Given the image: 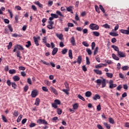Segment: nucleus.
Here are the masks:
<instances>
[{
    "instance_id": "f257e3e1",
    "label": "nucleus",
    "mask_w": 129,
    "mask_h": 129,
    "mask_svg": "<svg viewBox=\"0 0 129 129\" xmlns=\"http://www.w3.org/2000/svg\"><path fill=\"white\" fill-rule=\"evenodd\" d=\"M61 104V101L59 99H55L54 101V103H52L51 105L53 108L57 109L58 107L57 105H60Z\"/></svg>"
},
{
    "instance_id": "f03ea898",
    "label": "nucleus",
    "mask_w": 129,
    "mask_h": 129,
    "mask_svg": "<svg viewBox=\"0 0 129 129\" xmlns=\"http://www.w3.org/2000/svg\"><path fill=\"white\" fill-rule=\"evenodd\" d=\"M89 28L91 30H99V26L94 23H92L89 25Z\"/></svg>"
},
{
    "instance_id": "7ed1b4c3",
    "label": "nucleus",
    "mask_w": 129,
    "mask_h": 129,
    "mask_svg": "<svg viewBox=\"0 0 129 129\" xmlns=\"http://www.w3.org/2000/svg\"><path fill=\"white\" fill-rule=\"evenodd\" d=\"M109 87L110 89H113V88H115L116 86H117V85L116 84H113V81L112 80H110L109 82Z\"/></svg>"
},
{
    "instance_id": "20e7f679",
    "label": "nucleus",
    "mask_w": 129,
    "mask_h": 129,
    "mask_svg": "<svg viewBox=\"0 0 129 129\" xmlns=\"http://www.w3.org/2000/svg\"><path fill=\"white\" fill-rule=\"evenodd\" d=\"M37 123L39 124H48V122L45 119H39L37 120Z\"/></svg>"
},
{
    "instance_id": "39448f33",
    "label": "nucleus",
    "mask_w": 129,
    "mask_h": 129,
    "mask_svg": "<svg viewBox=\"0 0 129 129\" xmlns=\"http://www.w3.org/2000/svg\"><path fill=\"white\" fill-rule=\"evenodd\" d=\"M70 42L71 43L72 46H76V41L75 40V37L74 36H72L70 38Z\"/></svg>"
},
{
    "instance_id": "423d86ee",
    "label": "nucleus",
    "mask_w": 129,
    "mask_h": 129,
    "mask_svg": "<svg viewBox=\"0 0 129 129\" xmlns=\"http://www.w3.org/2000/svg\"><path fill=\"white\" fill-rule=\"evenodd\" d=\"M33 39L36 46H39V41L38 40H40V36L37 37H34Z\"/></svg>"
},
{
    "instance_id": "0eeeda50",
    "label": "nucleus",
    "mask_w": 129,
    "mask_h": 129,
    "mask_svg": "<svg viewBox=\"0 0 129 129\" xmlns=\"http://www.w3.org/2000/svg\"><path fill=\"white\" fill-rule=\"evenodd\" d=\"M38 95V91L34 90L31 92V96L33 98H35Z\"/></svg>"
},
{
    "instance_id": "6e6552de",
    "label": "nucleus",
    "mask_w": 129,
    "mask_h": 129,
    "mask_svg": "<svg viewBox=\"0 0 129 129\" xmlns=\"http://www.w3.org/2000/svg\"><path fill=\"white\" fill-rule=\"evenodd\" d=\"M117 54H118V56H119L120 58H123L125 57V56H126L125 53L122 52L121 51H119L117 52Z\"/></svg>"
},
{
    "instance_id": "1a4fd4ad",
    "label": "nucleus",
    "mask_w": 129,
    "mask_h": 129,
    "mask_svg": "<svg viewBox=\"0 0 129 129\" xmlns=\"http://www.w3.org/2000/svg\"><path fill=\"white\" fill-rule=\"evenodd\" d=\"M50 91L51 92H53L55 95H58V92L57 91V90L56 89L54 88L53 87H50Z\"/></svg>"
},
{
    "instance_id": "9d476101",
    "label": "nucleus",
    "mask_w": 129,
    "mask_h": 129,
    "mask_svg": "<svg viewBox=\"0 0 129 129\" xmlns=\"http://www.w3.org/2000/svg\"><path fill=\"white\" fill-rule=\"evenodd\" d=\"M120 32L122 34H124L125 35H129V31L127 30L124 29H121L120 30Z\"/></svg>"
},
{
    "instance_id": "9b49d317",
    "label": "nucleus",
    "mask_w": 129,
    "mask_h": 129,
    "mask_svg": "<svg viewBox=\"0 0 129 129\" xmlns=\"http://www.w3.org/2000/svg\"><path fill=\"white\" fill-rule=\"evenodd\" d=\"M101 84H102V88H104L105 86H106V81L105 79H103V80H101Z\"/></svg>"
},
{
    "instance_id": "f8f14e48",
    "label": "nucleus",
    "mask_w": 129,
    "mask_h": 129,
    "mask_svg": "<svg viewBox=\"0 0 129 129\" xmlns=\"http://www.w3.org/2000/svg\"><path fill=\"white\" fill-rule=\"evenodd\" d=\"M57 52H58V48L55 47L53 48L52 52V54L53 55V56L56 55V54H57Z\"/></svg>"
},
{
    "instance_id": "ddd939ff",
    "label": "nucleus",
    "mask_w": 129,
    "mask_h": 129,
    "mask_svg": "<svg viewBox=\"0 0 129 129\" xmlns=\"http://www.w3.org/2000/svg\"><path fill=\"white\" fill-rule=\"evenodd\" d=\"M72 9H73V7L70 6L69 7L67 8V11L70 12L71 14H73V10Z\"/></svg>"
},
{
    "instance_id": "4468645a",
    "label": "nucleus",
    "mask_w": 129,
    "mask_h": 129,
    "mask_svg": "<svg viewBox=\"0 0 129 129\" xmlns=\"http://www.w3.org/2000/svg\"><path fill=\"white\" fill-rule=\"evenodd\" d=\"M77 62L78 64H81V62H82V57L81 55L78 57Z\"/></svg>"
},
{
    "instance_id": "2eb2a0df",
    "label": "nucleus",
    "mask_w": 129,
    "mask_h": 129,
    "mask_svg": "<svg viewBox=\"0 0 129 129\" xmlns=\"http://www.w3.org/2000/svg\"><path fill=\"white\" fill-rule=\"evenodd\" d=\"M111 48H113V49H114V50L115 51H116V52H117V53H118V52H119V49L118 48V47H117L114 45H111Z\"/></svg>"
},
{
    "instance_id": "dca6fc26",
    "label": "nucleus",
    "mask_w": 129,
    "mask_h": 129,
    "mask_svg": "<svg viewBox=\"0 0 129 129\" xmlns=\"http://www.w3.org/2000/svg\"><path fill=\"white\" fill-rule=\"evenodd\" d=\"M94 72L98 75H101L102 74V72L99 70H94Z\"/></svg>"
},
{
    "instance_id": "f3484780",
    "label": "nucleus",
    "mask_w": 129,
    "mask_h": 129,
    "mask_svg": "<svg viewBox=\"0 0 129 129\" xmlns=\"http://www.w3.org/2000/svg\"><path fill=\"white\" fill-rule=\"evenodd\" d=\"M112 57L113 59L116 60V61H118V60H119V58L118 56H117L116 55H115V54L114 53L112 54Z\"/></svg>"
},
{
    "instance_id": "a211bd4d",
    "label": "nucleus",
    "mask_w": 129,
    "mask_h": 129,
    "mask_svg": "<svg viewBox=\"0 0 129 129\" xmlns=\"http://www.w3.org/2000/svg\"><path fill=\"white\" fill-rule=\"evenodd\" d=\"M69 56L70 58V59H73V55L72 53V50L70 49L69 50Z\"/></svg>"
},
{
    "instance_id": "6ab92c4d",
    "label": "nucleus",
    "mask_w": 129,
    "mask_h": 129,
    "mask_svg": "<svg viewBox=\"0 0 129 129\" xmlns=\"http://www.w3.org/2000/svg\"><path fill=\"white\" fill-rule=\"evenodd\" d=\"M94 100H97V99H100V96L98 94H96L95 96L93 97Z\"/></svg>"
},
{
    "instance_id": "aec40b11",
    "label": "nucleus",
    "mask_w": 129,
    "mask_h": 129,
    "mask_svg": "<svg viewBox=\"0 0 129 129\" xmlns=\"http://www.w3.org/2000/svg\"><path fill=\"white\" fill-rule=\"evenodd\" d=\"M35 105H37V106H38V105H39L40 104V98H37L35 100Z\"/></svg>"
},
{
    "instance_id": "412c9836",
    "label": "nucleus",
    "mask_w": 129,
    "mask_h": 129,
    "mask_svg": "<svg viewBox=\"0 0 129 129\" xmlns=\"http://www.w3.org/2000/svg\"><path fill=\"white\" fill-rule=\"evenodd\" d=\"M109 35L112 37H117L118 36V34L115 32H110Z\"/></svg>"
},
{
    "instance_id": "4be33fe9",
    "label": "nucleus",
    "mask_w": 129,
    "mask_h": 129,
    "mask_svg": "<svg viewBox=\"0 0 129 129\" xmlns=\"http://www.w3.org/2000/svg\"><path fill=\"white\" fill-rule=\"evenodd\" d=\"M26 44L25 45V47H26V48H30V47H31V46H32V43H31L30 41H28L26 42Z\"/></svg>"
},
{
    "instance_id": "5701e85b",
    "label": "nucleus",
    "mask_w": 129,
    "mask_h": 129,
    "mask_svg": "<svg viewBox=\"0 0 129 129\" xmlns=\"http://www.w3.org/2000/svg\"><path fill=\"white\" fill-rule=\"evenodd\" d=\"M13 79L15 82L19 81L20 80V77L18 76H15L13 77Z\"/></svg>"
},
{
    "instance_id": "b1692460",
    "label": "nucleus",
    "mask_w": 129,
    "mask_h": 129,
    "mask_svg": "<svg viewBox=\"0 0 129 129\" xmlns=\"http://www.w3.org/2000/svg\"><path fill=\"white\" fill-rule=\"evenodd\" d=\"M92 95V93L90 91H87L85 93V96L86 97H90V96Z\"/></svg>"
},
{
    "instance_id": "393cba45",
    "label": "nucleus",
    "mask_w": 129,
    "mask_h": 129,
    "mask_svg": "<svg viewBox=\"0 0 129 129\" xmlns=\"http://www.w3.org/2000/svg\"><path fill=\"white\" fill-rule=\"evenodd\" d=\"M56 109H57L56 112L57 113V114L59 115H61V114H62V109H60V108H58V107Z\"/></svg>"
},
{
    "instance_id": "a878e982",
    "label": "nucleus",
    "mask_w": 129,
    "mask_h": 129,
    "mask_svg": "<svg viewBox=\"0 0 129 129\" xmlns=\"http://www.w3.org/2000/svg\"><path fill=\"white\" fill-rule=\"evenodd\" d=\"M106 76L109 78H112L113 75L110 73H106Z\"/></svg>"
},
{
    "instance_id": "bb28decb",
    "label": "nucleus",
    "mask_w": 129,
    "mask_h": 129,
    "mask_svg": "<svg viewBox=\"0 0 129 129\" xmlns=\"http://www.w3.org/2000/svg\"><path fill=\"white\" fill-rule=\"evenodd\" d=\"M34 4L37 5V6H38L39 8H43V5L40 3L39 1L35 2Z\"/></svg>"
},
{
    "instance_id": "cd10ccee",
    "label": "nucleus",
    "mask_w": 129,
    "mask_h": 129,
    "mask_svg": "<svg viewBox=\"0 0 129 129\" xmlns=\"http://www.w3.org/2000/svg\"><path fill=\"white\" fill-rule=\"evenodd\" d=\"M99 9L103 13V14H104L105 13V10L104 9V8H103V6H102V5H99Z\"/></svg>"
},
{
    "instance_id": "c85d7f7f",
    "label": "nucleus",
    "mask_w": 129,
    "mask_h": 129,
    "mask_svg": "<svg viewBox=\"0 0 129 129\" xmlns=\"http://www.w3.org/2000/svg\"><path fill=\"white\" fill-rule=\"evenodd\" d=\"M63 92H64L66 94H67V95H69V91H70V89H63L62 90Z\"/></svg>"
},
{
    "instance_id": "c756f323",
    "label": "nucleus",
    "mask_w": 129,
    "mask_h": 129,
    "mask_svg": "<svg viewBox=\"0 0 129 129\" xmlns=\"http://www.w3.org/2000/svg\"><path fill=\"white\" fill-rule=\"evenodd\" d=\"M17 71H16V70L15 69H12L9 70V73L10 74H16Z\"/></svg>"
},
{
    "instance_id": "7c9ffc66",
    "label": "nucleus",
    "mask_w": 129,
    "mask_h": 129,
    "mask_svg": "<svg viewBox=\"0 0 129 129\" xmlns=\"http://www.w3.org/2000/svg\"><path fill=\"white\" fill-rule=\"evenodd\" d=\"M93 34L94 36H95L96 37H99V32L97 31H93Z\"/></svg>"
},
{
    "instance_id": "2f4dec72",
    "label": "nucleus",
    "mask_w": 129,
    "mask_h": 129,
    "mask_svg": "<svg viewBox=\"0 0 129 129\" xmlns=\"http://www.w3.org/2000/svg\"><path fill=\"white\" fill-rule=\"evenodd\" d=\"M95 9L96 12H97V13H98V14L100 13V11L99 10V7H98V6L95 5Z\"/></svg>"
},
{
    "instance_id": "473e14b6",
    "label": "nucleus",
    "mask_w": 129,
    "mask_h": 129,
    "mask_svg": "<svg viewBox=\"0 0 129 129\" xmlns=\"http://www.w3.org/2000/svg\"><path fill=\"white\" fill-rule=\"evenodd\" d=\"M16 47H17V49H18V50H24V47L23 46H22V45H16Z\"/></svg>"
},
{
    "instance_id": "72a5a7b5",
    "label": "nucleus",
    "mask_w": 129,
    "mask_h": 129,
    "mask_svg": "<svg viewBox=\"0 0 129 129\" xmlns=\"http://www.w3.org/2000/svg\"><path fill=\"white\" fill-rule=\"evenodd\" d=\"M103 67V64L102 63H99V64L95 66V68L99 69V68H102Z\"/></svg>"
},
{
    "instance_id": "f704fd0d",
    "label": "nucleus",
    "mask_w": 129,
    "mask_h": 129,
    "mask_svg": "<svg viewBox=\"0 0 129 129\" xmlns=\"http://www.w3.org/2000/svg\"><path fill=\"white\" fill-rule=\"evenodd\" d=\"M50 16L53 17V19H58V15L57 14L51 13Z\"/></svg>"
},
{
    "instance_id": "c9c22d12",
    "label": "nucleus",
    "mask_w": 129,
    "mask_h": 129,
    "mask_svg": "<svg viewBox=\"0 0 129 129\" xmlns=\"http://www.w3.org/2000/svg\"><path fill=\"white\" fill-rule=\"evenodd\" d=\"M13 115L16 117L19 116V112L17 110H14Z\"/></svg>"
},
{
    "instance_id": "e433bc0d",
    "label": "nucleus",
    "mask_w": 129,
    "mask_h": 129,
    "mask_svg": "<svg viewBox=\"0 0 129 129\" xmlns=\"http://www.w3.org/2000/svg\"><path fill=\"white\" fill-rule=\"evenodd\" d=\"M23 117V115L21 114L20 116L18 117L17 120V122H20L21 120H22V118Z\"/></svg>"
},
{
    "instance_id": "4c0bfd02",
    "label": "nucleus",
    "mask_w": 129,
    "mask_h": 129,
    "mask_svg": "<svg viewBox=\"0 0 129 129\" xmlns=\"http://www.w3.org/2000/svg\"><path fill=\"white\" fill-rule=\"evenodd\" d=\"M64 84L66 89H70V88L69 87V84L67 83V82H65Z\"/></svg>"
},
{
    "instance_id": "58836bf2",
    "label": "nucleus",
    "mask_w": 129,
    "mask_h": 129,
    "mask_svg": "<svg viewBox=\"0 0 129 129\" xmlns=\"http://www.w3.org/2000/svg\"><path fill=\"white\" fill-rule=\"evenodd\" d=\"M56 36L59 39V40H62V38H63V34H60L59 35L56 34Z\"/></svg>"
},
{
    "instance_id": "ea45409f",
    "label": "nucleus",
    "mask_w": 129,
    "mask_h": 129,
    "mask_svg": "<svg viewBox=\"0 0 129 129\" xmlns=\"http://www.w3.org/2000/svg\"><path fill=\"white\" fill-rule=\"evenodd\" d=\"M96 83L98 86H100L101 85V80L98 79L96 80Z\"/></svg>"
},
{
    "instance_id": "a19ab883",
    "label": "nucleus",
    "mask_w": 129,
    "mask_h": 129,
    "mask_svg": "<svg viewBox=\"0 0 129 129\" xmlns=\"http://www.w3.org/2000/svg\"><path fill=\"white\" fill-rule=\"evenodd\" d=\"M44 83L47 86H50L51 85V83H50V82L48 80H44Z\"/></svg>"
},
{
    "instance_id": "79ce46f5",
    "label": "nucleus",
    "mask_w": 129,
    "mask_h": 129,
    "mask_svg": "<svg viewBox=\"0 0 129 129\" xmlns=\"http://www.w3.org/2000/svg\"><path fill=\"white\" fill-rule=\"evenodd\" d=\"M12 46H13V42H10L9 43V45L7 46L8 50L12 49Z\"/></svg>"
},
{
    "instance_id": "37998d69",
    "label": "nucleus",
    "mask_w": 129,
    "mask_h": 129,
    "mask_svg": "<svg viewBox=\"0 0 129 129\" xmlns=\"http://www.w3.org/2000/svg\"><path fill=\"white\" fill-rule=\"evenodd\" d=\"M104 125H105V126H106V127L108 129L110 128V127H111L110 124H109L106 122L104 123Z\"/></svg>"
},
{
    "instance_id": "c03bdc74",
    "label": "nucleus",
    "mask_w": 129,
    "mask_h": 129,
    "mask_svg": "<svg viewBox=\"0 0 129 129\" xmlns=\"http://www.w3.org/2000/svg\"><path fill=\"white\" fill-rule=\"evenodd\" d=\"M2 119L4 121V122H8V119L6 118V116L4 115H2Z\"/></svg>"
},
{
    "instance_id": "a18cd8bd",
    "label": "nucleus",
    "mask_w": 129,
    "mask_h": 129,
    "mask_svg": "<svg viewBox=\"0 0 129 129\" xmlns=\"http://www.w3.org/2000/svg\"><path fill=\"white\" fill-rule=\"evenodd\" d=\"M103 27H104L105 29H110V26L107 24H104Z\"/></svg>"
},
{
    "instance_id": "49530a36",
    "label": "nucleus",
    "mask_w": 129,
    "mask_h": 129,
    "mask_svg": "<svg viewBox=\"0 0 129 129\" xmlns=\"http://www.w3.org/2000/svg\"><path fill=\"white\" fill-rule=\"evenodd\" d=\"M98 53V47H96L94 51V55L95 56Z\"/></svg>"
},
{
    "instance_id": "de8ad7c7",
    "label": "nucleus",
    "mask_w": 129,
    "mask_h": 129,
    "mask_svg": "<svg viewBox=\"0 0 129 129\" xmlns=\"http://www.w3.org/2000/svg\"><path fill=\"white\" fill-rule=\"evenodd\" d=\"M15 20L16 24H18L19 23V15H15Z\"/></svg>"
},
{
    "instance_id": "09e8293b",
    "label": "nucleus",
    "mask_w": 129,
    "mask_h": 129,
    "mask_svg": "<svg viewBox=\"0 0 129 129\" xmlns=\"http://www.w3.org/2000/svg\"><path fill=\"white\" fill-rule=\"evenodd\" d=\"M41 62H42V63H43V64H44L45 65H47V66H50V63H49L48 62H46V61L41 59Z\"/></svg>"
},
{
    "instance_id": "8fccbe9b",
    "label": "nucleus",
    "mask_w": 129,
    "mask_h": 129,
    "mask_svg": "<svg viewBox=\"0 0 129 129\" xmlns=\"http://www.w3.org/2000/svg\"><path fill=\"white\" fill-rule=\"evenodd\" d=\"M109 122H110V123H112V124H113V123H114V120L112 118L110 117L109 118Z\"/></svg>"
},
{
    "instance_id": "3c124183",
    "label": "nucleus",
    "mask_w": 129,
    "mask_h": 129,
    "mask_svg": "<svg viewBox=\"0 0 129 129\" xmlns=\"http://www.w3.org/2000/svg\"><path fill=\"white\" fill-rule=\"evenodd\" d=\"M86 51L89 55H91V54H92V51H91V49H90V48H87L86 49Z\"/></svg>"
},
{
    "instance_id": "603ef678",
    "label": "nucleus",
    "mask_w": 129,
    "mask_h": 129,
    "mask_svg": "<svg viewBox=\"0 0 129 129\" xmlns=\"http://www.w3.org/2000/svg\"><path fill=\"white\" fill-rule=\"evenodd\" d=\"M47 28L48 29H49V30H53V29H54V27H53V25H50V24L47 25Z\"/></svg>"
},
{
    "instance_id": "864d4df0",
    "label": "nucleus",
    "mask_w": 129,
    "mask_h": 129,
    "mask_svg": "<svg viewBox=\"0 0 129 129\" xmlns=\"http://www.w3.org/2000/svg\"><path fill=\"white\" fill-rule=\"evenodd\" d=\"M82 44L84 46H85V47H89V44H88V43H87L86 41H83L82 42Z\"/></svg>"
},
{
    "instance_id": "5fc2aeb1",
    "label": "nucleus",
    "mask_w": 129,
    "mask_h": 129,
    "mask_svg": "<svg viewBox=\"0 0 129 129\" xmlns=\"http://www.w3.org/2000/svg\"><path fill=\"white\" fill-rule=\"evenodd\" d=\"M8 13H10V18H11V19H13V16H14V15L13 14V12H12V11H11V10H10V9H8Z\"/></svg>"
},
{
    "instance_id": "6e6d98bb",
    "label": "nucleus",
    "mask_w": 129,
    "mask_h": 129,
    "mask_svg": "<svg viewBox=\"0 0 129 129\" xmlns=\"http://www.w3.org/2000/svg\"><path fill=\"white\" fill-rule=\"evenodd\" d=\"M122 70H123V71L128 70V67L127 66H123L122 67Z\"/></svg>"
},
{
    "instance_id": "4d7b16f0",
    "label": "nucleus",
    "mask_w": 129,
    "mask_h": 129,
    "mask_svg": "<svg viewBox=\"0 0 129 129\" xmlns=\"http://www.w3.org/2000/svg\"><path fill=\"white\" fill-rule=\"evenodd\" d=\"M78 97L80 99H81V100H83V101H85V99L84 98V97H83L82 96H81V95H79L78 96Z\"/></svg>"
},
{
    "instance_id": "13d9d810",
    "label": "nucleus",
    "mask_w": 129,
    "mask_h": 129,
    "mask_svg": "<svg viewBox=\"0 0 129 129\" xmlns=\"http://www.w3.org/2000/svg\"><path fill=\"white\" fill-rule=\"evenodd\" d=\"M17 56L20 59H21L22 56H21V52L20 51H17Z\"/></svg>"
},
{
    "instance_id": "bf43d9fd",
    "label": "nucleus",
    "mask_w": 129,
    "mask_h": 129,
    "mask_svg": "<svg viewBox=\"0 0 129 129\" xmlns=\"http://www.w3.org/2000/svg\"><path fill=\"white\" fill-rule=\"evenodd\" d=\"M68 51V49L67 48H64L62 50L61 53L64 55L66 54V53H67Z\"/></svg>"
},
{
    "instance_id": "052dcab7",
    "label": "nucleus",
    "mask_w": 129,
    "mask_h": 129,
    "mask_svg": "<svg viewBox=\"0 0 129 129\" xmlns=\"http://www.w3.org/2000/svg\"><path fill=\"white\" fill-rule=\"evenodd\" d=\"M73 107L74 109H77L78 108V103H75L73 105Z\"/></svg>"
},
{
    "instance_id": "680f3d73",
    "label": "nucleus",
    "mask_w": 129,
    "mask_h": 129,
    "mask_svg": "<svg viewBox=\"0 0 129 129\" xmlns=\"http://www.w3.org/2000/svg\"><path fill=\"white\" fill-rule=\"evenodd\" d=\"M27 83H28V84H30V85H32V80L31 79V78H28Z\"/></svg>"
},
{
    "instance_id": "e2e57ef3",
    "label": "nucleus",
    "mask_w": 129,
    "mask_h": 129,
    "mask_svg": "<svg viewBox=\"0 0 129 129\" xmlns=\"http://www.w3.org/2000/svg\"><path fill=\"white\" fill-rule=\"evenodd\" d=\"M86 64L87 65L90 64V61L89 60V57H88V56H86Z\"/></svg>"
},
{
    "instance_id": "0e129e2a",
    "label": "nucleus",
    "mask_w": 129,
    "mask_h": 129,
    "mask_svg": "<svg viewBox=\"0 0 129 129\" xmlns=\"http://www.w3.org/2000/svg\"><path fill=\"white\" fill-rule=\"evenodd\" d=\"M12 86L14 89H16V88H17V84H16V83L15 82H13L12 83Z\"/></svg>"
},
{
    "instance_id": "69168bd1",
    "label": "nucleus",
    "mask_w": 129,
    "mask_h": 129,
    "mask_svg": "<svg viewBox=\"0 0 129 129\" xmlns=\"http://www.w3.org/2000/svg\"><path fill=\"white\" fill-rule=\"evenodd\" d=\"M92 50H94V48H95V42H93L91 44Z\"/></svg>"
},
{
    "instance_id": "338daca9",
    "label": "nucleus",
    "mask_w": 129,
    "mask_h": 129,
    "mask_svg": "<svg viewBox=\"0 0 129 129\" xmlns=\"http://www.w3.org/2000/svg\"><path fill=\"white\" fill-rule=\"evenodd\" d=\"M42 89L43 91H45V92H48V88H47L46 87H42Z\"/></svg>"
},
{
    "instance_id": "774afa93",
    "label": "nucleus",
    "mask_w": 129,
    "mask_h": 129,
    "mask_svg": "<svg viewBox=\"0 0 129 129\" xmlns=\"http://www.w3.org/2000/svg\"><path fill=\"white\" fill-rule=\"evenodd\" d=\"M122 88V85H119L117 87V90H118V91H120V90Z\"/></svg>"
}]
</instances>
